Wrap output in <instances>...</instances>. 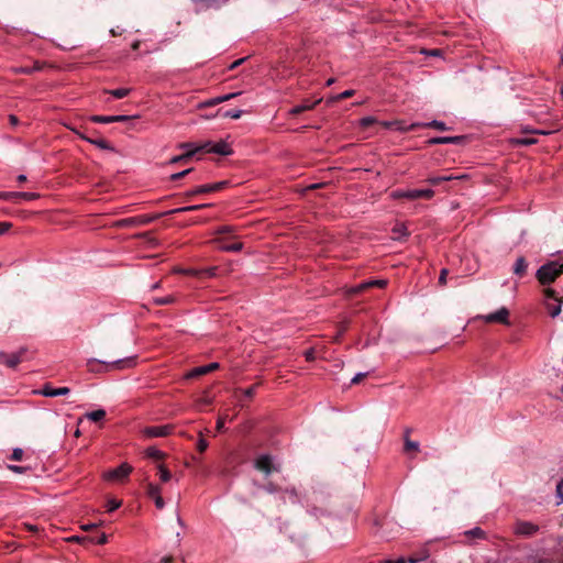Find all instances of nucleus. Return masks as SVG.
Listing matches in <instances>:
<instances>
[{
  "mask_svg": "<svg viewBox=\"0 0 563 563\" xmlns=\"http://www.w3.org/2000/svg\"><path fill=\"white\" fill-rule=\"evenodd\" d=\"M131 472H132V467L129 464L123 463L120 466H118L117 468L108 472L106 475V478L107 479H122V478L126 477Z\"/></svg>",
  "mask_w": 563,
  "mask_h": 563,
  "instance_id": "9d476101",
  "label": "nucleus"
},
{
  "mask_svg": "<svg viewBox=\"0 0 563 563\" xmlns=\"http://www.w3.org/2000/svg\"><path fill=\"white\" fill-rule=\"evenodd\" d=\"M206 366H207V372H208V374H209V373H211V372H213V371L218 369V368L220 367V364H219V363H217V362H213V363H210V364H208V365H206Z\"/></svg>",
  "mask_w": 563,
  "mask_h": 563,
  "instance_id": "052dcab7",
  "label": "nucleus"
},
{
  "mask_svg": "<svg viewBox=\"0 0 563 563\" xmlns=\"http://www.w3.org/2000/svg\"><path fill=\"white\" fill-rule=\"evenodd\" d=\"M264 489L269 493V494H275V493H278L280 492L277 486L273 483H269L267 485L264 486Z\"/></svg>",
  "mask_w": 563,
  "mask_h": 563,
  "instance_id": "3c124183",
  "label": "nucleus"
},
{
  "mask_svg": "<svg viewBox=\"0 0 563 563\" xmlns=\"http://www.w3.org/2000/svg\"><path fill=\"white\" fill-rule=\"evenodd\" d=\"M284 500H286V497L290 500V503L295 504L298 501V495L295 488H286L284 492Z\"/></svg>",
  "mask_w": 563,
  "mask_h": 563,
  "instance_id": "7c9ffc66",
  "label": "nucleus"
},
{
  "mask_svg": "<svg viewBox=\"0 0 563 563\" xmlns=\"http://www.w3.org/2000/svg\"><path fill=\"white\" fill-rule=\"evenodd\" d=\"M199 151H201V147H195L194 150H189V151L185 152L181 155L173 157L169 161V163L170 164H176V163H179V162H187L188 159H190Z\"/></svg>",
  "mask_w": 563,
  "mask_h": 563,
  "instance_id": "6ab92c4d",
  "label": "nucleus"
},
{
  "mask_svg": "<svg viewBox=\"0 0 563 563\" xmlns=\"http://www.w3.org/2000/svg\"><path fill=\"white\" fill-rule=\"evenodd\" d=\"M96 363H100V364H106V362L103 361H98L96 358H91L88 361V365L90 366V371H95V368L92 367L93 364ZM108 366H110L111 368H115V369H123V368H130V367H133L135 365V357H125V358H120V360H117L112 363H107Z\"/></svg>",
  "mask_w": 563,
  "mask_h": 563,
  "instance_id": "39448f33",
  "label": "nucleus"
},
{
  "mask_svg": "<svg viewBox=\"0 0 563 563\" xmlns=\"http://www.w3.org/2000/svg\"><path fill=\"white\" fill-rule=\"evenodd\" d=\"M556 495L563 501V478L556 485Z\"/></svg>",
  "mask_w": 563,
  "mask_h": 563,
  "instance_id": "5fc2aeb1",
  "label": "nucleus"
},
{
  "mask_svg": "<svg viewBox=\"0 0 563 563\" xmlns=\"http://www.w3.org/2000/svg\"><path fill=\"white\" fill-rule=\"evenodd\" d=\"M12 227L10 222H0V235L4 234Z\"/></svg>",
  "mask_w": 563,
  "mask_h": 563,
  "instance_id": "6e6d98bb",
  "label": "nucleus"
},
{
  "mask_svg": "<svg viewBox=\"0 0 563 563\" xmlns=\"http://www.w3.org/2000/svg\"><path fill=\"white\" fill-rule=\"evenodd\" d=\"M227 184H228L227 181H219V183H214L212 185H202V186H199L196 189L189 191L187 195L194 196V195H200V194L216 191V190L223 188Z\"/></svg>",
  "mask_w": 563,
  "mask_h": 563,
  "instance_id": "4468645a",
  "label": "nucleus"
},
{
  "mask_svg": "<svg viewBox=\"0 0 563 563\" xmlns=\"http://www.w3.org/2000/svg\"><path fill=\"white\" fill-rule=\"evenodd\" d=\"M211 402H212V398L207 395V391H205V395L201 398L197 399L196 406L197 407L206 406V405H210Z\"/></svg>",
  "mask_w": 563,
  "mask_h": 563,
  "instance_id": "ea45409f",
  "label": "nucleus"
},
{
  "mask_svg": "<svg viewBox=\"0 0 563 563\" xmlns=\"http://www.w3.org/2000/svg\"><path fill=\"white\" fill-rule=\"evenodd\" d=\"M170 426H158V427H147L144 429V434L150 438H158L166 437L170 433Z\"/></svg>",
  "mask_w": 563,
  "mask_h": 563,
  "instance_id": "ddd939ff",
  "label": "nucleus"
},
{
  "mask_svg": "<svg viewBox=\"0 0 563 563\" xmlns=\"http://www.w3.org/2000/svg\"><path fill=\"white\" fill-rule=\"evenodd\" d=\"M147 495L151 498H155L161 495V487L158 485H155L153 483L147 484Z\"/></svg>",
  "mask_w": 563,
  "mask_h": 563,
  "instance_id": "473e14b6",
  "label": "nucleus"
},
{
  "mask_svg": "<svg viewBox=\"0 0 563 563\" xmlns=\"http://www.w3.org/2000/svg\"><path fill=\"white\" fill-rule=\"evenodd\" d=\"M223 429H224V420H223V418L220 417L217 421V430L222 431Z\"/></svg>",
  "mask_w": 563,
  "mask_h": 563,
  "instance_id": "774afa93",
  "label": "nucleus"
},
{
  "mask_svg": "<svg viewBox=\"0 0 563 563\" xmlns=\"http://www.w3.org/2000/svg\"><path fill=\"white\" fill-rule=\"evenodd\" d=\"M40 197L38 194L35 192H15V191H0V199L2 200H16V199H25V200H34Z\"/></svg>",
  "mask_w": 563,
  "mask_h": 563,
  "instance_id": "1a4fd4ad",
  "label": "nucleus"
},
{
  "mask_svg": "<svg viewBox=\"0 0 563 563\" xmlns=\"http://www.w3.org/2000/svg\"><path fill=\"white\" fill-rule=\"evenodd\" d=\"M241 114H242L241 110H229V111L223 112L222 117L231 118V119H239L241 117Z\"/></svg>",
  "mask_w": 563,
  "mask_h": 563,
  "instance_id": "37998d69",
  "label": "nucleus"
},
{
  "mask_svg": "<svg viewBox=\"0 0 563 563\" xmlns=\"http://www.w3.org/2000/svg\"><path fill=\"white\" fill-rule=\"evenodd\" d=\"M216 269H217L216 267H210V268L200 271V274H205L208 277H213V276H216Z\"/></svg>",
  "mask_w": 563,
  "mask_h": 563,
  "instance_id": "bf43d9fd",
  "label": "nucleus"
},
{
  "mask_svg": "<svg viewBox=\"0 0 563 563\" xmlns=\"http://www.w3.org/2000/svg\"><path fill=\"white\" fill-rule=\"evenodd\" d=\"M154 302L156 305L163 306V305H170L175 302V298L173 296H165L159 298H154Z\"/></svg>",
  "mask_w": 563,
  "mask_h": 563,
  "instance_id": "e433bc0d",
  "label": "nucleus"
},
{
  "mask_svg": "<svg viewBox=\"0 0 563 563\" xmlns=\"http://www.w3.org/2000/svg\"><path fill=\"white\" fill-rule=\"evenodd\" d=\"M195 147H200V145H195L192 143H183L180 144V148H184L186 152L189 150H194Z\"/></svg>",
  "mask_w": 563,
  "mask_h": 563,
  "instance_id": "680f3d73",
  "label": "nucleus"
},
{
  "mask_svg": "<svg viewBox=\"0 0 563 563\" xmlns=\"http://www.w3.org/2000/svg\"><path fill=\"white\" fill-rule=\"evenodd\" d=\"M129 88H118L113 90H107L108 93L112 95L114 98L121 99L126 97L130 93Z\"/></svg>",
  "mask_w": 563,
  "mask_h": 563,
  "instance_id": "c756f323",
  "label": "nucleus"
},
{
  "mask_svg": "<svg viewBox=\"0 0 563 563\" xmlns=\"http://www.w3.org/2000/svg\"><path fill=\"white\" fill-rule=\"evenodd\" d=\"M465 177H466L465 175H461V176L445 175V176H441V177H430L428 179V183L435 186V185H439L441 181H449V180H453V179H463Z\"/></svg>",
  "mask_w": 563,
  "mask_h": 563,
  "instance_id": "5701e85b",
  "label": "nucleus"
},
{
  "mask_svg": "<svg viewBox=\"0 0 563 563\" xmlns=\"http://www.w3.org/2000/svg\"><path fill=\"white\" fill-rule=\"evenodd\" d=\"M9 121H10L11 125H13V126L19 124V119L14 114L9 115Z\"/></svg>",
  "mask_w": 563,
  "mask_h": 563,
  "instance_id": "338daca9",
  "label": "nucleus"
},
{
  "mask_svg": "<svg viewBox=\"0 0 563 563\" xmlns=\"http://www.w3.org/2000/svg\"><path fill=\"white\" fill-rule=\"evenodd\" d=\"M528 268V263L525 257L520 256L517 258L515 265H514V274H516L519 277L525 276Z\"/></svg>",
  "mask_w": 563,
  "mask_h": 563,
  "instance_id": "a211bd4d",
  "label": "nucleus"
},
{
  "mask_svg": "<svg viewBox=\"0 0 563 563\" xmlns=\"http://www.w3.org/2000/svg\"><path fill=\"white\" fill-rule=\"evenodd\" d=\"M219 247L222 251H227V252H239L242 250L243 244L241 242H234V243H230V244L222 243Z\"/></svg>",
  "mask_w": 563,
  "mask_h": 563,
  "instance_id": "cd10ccee",
  "label": "nucleus"
},
{
  "mask_svg": "<svg viewBox=\"0 0 563 563\" xmlns=\"http://www.w3.org/2000/svg\"><path fill=\"white\" fill-rule=\"evenodd\" d=\"M154 499V503H155V506L158 508V509H163L164 506H165V503H164V499L162 498V496H157Z\"/></svg>",
  "mask_w": 563,
  "mask_h": 563,
  "instance_id": "4d7b16f0",
  "label": "nucleus"
},
{
  "mask_svg": "<svg viewBox=\"0 0 563 563\" xmlns=\"http://www.w3.org/2000/svg\"><path fill=\"white\" fill-rule=\"evenodd\" d=\"M448 269L446 268H443L441 272H440V276H439V284L440 285H445L446 284V276H448Z\"/></svg>",
  "mask_w": 563,
  "mask_h": 563,
  "instance_id": "603ef678",
  "label": "nucleus"
},
{
  "mask_svg": "<svg viewBox=\"0 0 563 563\" xmlns=\"http://www.w3.org/2000/svg\"><path fill=\"white\" fill-rule=\"evenodd\" d=\"M434 195L432 189H412V190H396L391 192V197L395 199L407 198V199H430Z\"/></svg>",
  "mask_w": 563,
  "mask_h": 563,
  "instance_id": "7ed1b4c3",
  "label": "nucleus"
},
{
  "mask_svg": "<svg viewBox=\"0 0 563 563\" xmlns=\"http://www.w3.org/2000/svg\"><path fill=\"white\" fill-rule=\"evenodd\" d=\"M537 141L532 137H522V139H516L514 140V143L517 145H531L534 144Z\"/></svg>",
  "mask_w": 563,
  "mask_h": 563,
  "instance_id": "58836bf2",
  "label": "nucleus"
},
{
  "mask_svg": "<svg viewBox=\"0 0 563 563\" xmlns=\"http://www.w3.org/2000/svg\"><path fill=\"white\" fill-rule=\"evenodd\" d=\"M424 125L429 126V128H434V129L440 130V131H445L448 129L444 122L437 121V120H433V121H431L429 123H426Z\"/></svg>",
  "mask_w": 563,
  "mask_h": 563,
  "instance_id": "4c0bfd02",
  "label": "nucleus"
},
{
  "mask_svg": "<svg viewBox=\"0 0 563 563\" xmlns=\"http://www.w3.org/2000/svg\"><path fill=\"white\" fill-rule=\"evenodd\" d=\"M321 101V99L317 100L316 102L313 103H303V104H299V106H296L294 107L291 110H290V113L291 114H299L306 110H311L317 103H319Z\"/></svg>",
  "mask_w": 563,
  "mask_h": 563,
  "instance_id": "a878e982",
  "label": "nucleus"
},
{
  "mask_svg": "<svg viewBox=\"0 0 563 563\" xmlns=\"http://www.w3.org/2000/svg\"><path fill=\"white\" fill-rule=\"evenodd\" d=\"M74 132H76L82 140L96 145L97 147L101 148V150H106V151H113V147L111 146V144L109 142H107L106 140L103 139H90V137H87L80 133H78L75 129H71Z\"/></svg>",
  "mask_w": 563,
  "mask_h": 563,
  "instance_id": "2eb2a0df",
  "label": "nucleus"
},
{
  "mask_svg": "<svg viewBox=\"0 0 563 563\" xmlns=\"http://www.w3.org/2000/svg\"><path fill=\"white\" fill-rule=\"evenodd\" d=\"M365 376H366V374H365V373H358V374H356V375L352 378L351 383H352V384H357V383H360V382L362 380V378H363V377H365Z\"/></svg>",
  "mask_w": 563,
  "mask_h": 563,
  "instance_id": "e2e57ef3",
  "label": "nucleus"
},
{
  "mask_svg": "<svg viewBox=\"0 0 563 563\" xmlns=\"http://www.w3.org/2000/svg\"><path fill=\"white\" fill-rule=\"evenodd\" d=\"M23 454H24V452H23V450H22V449H20V448H15V449L12 451V454H11L10 459H11V460H13V461H21V460H22V457H23Z\"/></svg>",
  "mask_w": 563,
  "mask_h": 563,
  "instance_id": "c03bdc74",
  "label": "nucleus"
},
{
  "mask_svg": "<svg viewBox=\"0 0 563 563\" xmlns=\"http://www.w3.org/2000/svg\"><path fill=\"white\" fill-rule=\"evenodd\" d=\"M387 285V280L386 279H375V280H371V282H366V283H362L360 284L358 286H356L353 290L355 292H358V291H362L366 288H369V287H379V288H383Z\"/></svg>",
  "mask_w": 563,
  "mask_h": 563,
  "instance_id": "f3484780",
  "label": "nucleus"
},
{
  "mask_svg": "<svg viewBox=\"0 0 563 563\" xmlns=\"http://www.w3.org/2000/svg\"><path fill=\"white\" fill-rule=\"evenodd\" d=\"M145 453H146L147 457L154 459V460H162L165 456V454L162 451H159L158 449H156L155 446L147 448Z\"/></svg>",
  "mask_w": 563,
  "mask_h": 563,
  "instance_id": "bb28decb",
  "label": "nucleus"
},
{
  "mask_svg": "<svg viewBox=\"0 0 563 563\" xmlns=\"http://www.w3.org/2000/svg\"><path fill=\"white\" fill-rule=\"evenodd\" d=\"M206 374H208L207 366L206 365L198 366V367L192 368L190 372H188L185 375V378H187V379L195 378V377H199V376H202V375H206Z\"/></svg>",
  "mask_w": 563,
  "mask_h": 563,
  "instance_id": "393cba45",
  "label": "nucleus"
},
{
  "mask_svg": "<svg viewBox=\"0 0 563 563\" xmlns=\"http://www.w3.org/2000/svg\"><path fill=\"white\" fill-rule=\"evenodd\" d=\"M24 352H25V349H21L20 351H18L16 353H13V354H7L3 352H0V362L10 368H14L22 361V355Z\"/></svg>",
  "mask_w": 563,
  "mask_h": 563,
  "instance_id": "6e6552de",
  "label": "nucleus"
},
{
  "mask_svg": "<svg viewBox=\"0 0 563 563\" xmlns=\"http://www.w3.org/2000/svg\"><path fill=\"white\" fill-rule=\"evenodd\" d=\"M487 323H501L509 324V310L506 307H501L495 312L488 313L481 317Z\"/></svg>",
  "mask_w": 563,
  "mask_h": 563,
  "instance_id": "423d86ee",
  "label": "nucleus"
},
{
  "mask_svg": "<svg viewBox=\"0 0 563 563\" xmlns=\"http://www.w3.org/2000/svg\"><path fill=\"white\" fill-rule=\"evenodd\" d=\"M201 151H206L208 153H214L223 156H228L232 154V150L230 144L224 141H219L217 143L206 142L200 145Z\"/></svg>",
  "mask_w": 563,
  "mask_h": 563,
  "instance_id": "20e7f679",
  "label": "nucleus"
},
{
  "mask_svg": "<svg viewBox=\"0 0 563 563\" xmlns=\"http://www.w3.org/2000/svg\"><path fill=\"white\" fill-rule=\"evenodd\" d=\"M120 227H129V225H136V217L135 218H129L123 219L118 222Z\"/></svg>",
  "mask_w": 563,
  "mask_h": 563,
  "instance_id": "49530a36",
  "label": "nucleus"
},
{
  "mask_svg": "<svg viewBox=\"0 0 563 563\" xmlns=\"http://www.w3.org/2000/svg\"><path fill=\"white\" fill-rule=\"evenodd\" d=\"M69 391L70 389L68 387L53 388L48 385H45L41 390H36L35 393L45 397H57L68 395Z\"/></svg>",
  "mask_w": 563,
  "mask_h": 563,
  "instance_id": "f8f14e48",
  "label": "nucleus"
},
{
  "mask_svg": "<svg viewBox=\"0 0 563 563\" xmlns=\"http://www.w3.org/2000/svg\"><path fill=\"white\" fill-rule=\"evenodd\" d=\"M195 3L201 4L203 8L217 7V0H192Z\"/></svg>",
  "mask_w": 563,
  "mask_h": 563,
  "instance_id": "a19ab883",
  "label": "nucleus"
},
{
  "mask_svg": "<svg viewBox=\"0 0 563 563\" xmlns=\"http://www.w3.org/2000/svg\"><path fill=\"white\" fill-rule=\"evenodd\" d=\"M132 117L125 114L119 115H92L90 120L96 123H113V122H126Z\"/></svg>",
  "mask_w": 563,
  "mask_h": 563,
  "instance_id": "9b49d317",
  "label": "nucleus"
},
{
  "mask_svg": "<svg viewBox=\"0 0 563 563\" xmlns=\"http://www.w3.org/2000/svg\"><path fill=\"white\" fill-rule=\"evenodd\" d=\"M8 468L14 473H24L27 467H23V466H18V465H8Z\"/></svg>",
  "mask_w": 563,
  "mask_h": 563,
  "instance_id": "864d4df0",
  "label": "nucleus"
},
{
  "mask_svg": "<svg viewBox=\"0 0 563 563\" xmlns=\"http://www.w3.org/2000/svg\"><path fill=\"white\" fill-rule=\"evenodd\" d=\"M354 90H345L343 91L342 93H339L336 96H333L331 97L329 100H328V103H331V102H334V101H339L341 99H346V98H350L354 95Z\"/></svg>",
  "mask_w": 563,
  "mask_h": 563,
  "instance_id": "2f4dec72",
  "label": "nucleus"
},
{
  "mask_svg": "<svg viewBox=\"0 0 563 563\" xmlns=\"http://www.w3.org/2000/svg\"><path fill=\"white\" fill-rule=\"evenodd\" d=\"M466 534H470V536H473L476 538H483L484 531L481 528H474V529L467 531Z\"/></svg>",
  "mask_w": 563,
  "mask_h": 563,
  "instance_id": "8fccbe9b",
  "label": "nucleus"
},
{
  "mask_svg": "<svg viewBox=\"0 0 563 563\" xmlns=\"http://www.w3.org/2000/svg\"><path fill=\"white\" fill-rule=\"evenodd\" d=\"M87 419L93 422L101 421L106 417V410L98 409L90 412H87L85 416Z\"/></svg>",
  "mask_w": 563,
  "mask_h": 563,
  "instance_id": "b1692460",
  "label": "nucleus"
},
{
  "mask_svg": "<svg viewBox=\"0 0 563 563\" xmlns=\"http://www.w3.org/2000/svg\"><path fill=\"white\" fill-rule=\"evenodd\" d=\"M207 206L208 205H192V206L181 207V208L169 210V211L165 212L164 214H175V213H181V212L196 211V210L206 208Z\"/></svg>",
  "mask_w": 563,
  "mask_h": 563,
  "instance_id": "4be33fe9",
  "label": "nucleus"
},
{
  "mask_svg": "<svg viewBox=\"0 0 563 563\" xmlns=\"http://www.w3.org/2000/svg\"><path fill=\"white\" fill-rule=\"evenodd\" d=\"M420 449V445L417 441H412L410 440L407 435L405 438V446H404V450L406 452H409V451H415V452H418Z\"/></svg>",
  "mask_w": 563,
  "mask_h": 563,
  "instance_id": "c85d7f7f",
  "label": "nucleus"
},
{
  "mask_svg": "<svg viewBox=\"0 0 563 563\" xmlns=\"http://www.w3.org/2000/svg\"><path fill=\"white\" fill-rule=\"evenodd\" d=\"M207 448H208V442L200 435L198 443H197V449L200 452H205L207 450Z\"/></svg>",
  "mask_w": 563,
  "mask_h": 563,
  "instance_id": "09e8293b",
  "label": "nucleus"
},
{
  "mask_svg": "<svg viewBox=\"0 0 563 563\" xmlns=\"http://www.w3.org/2000/svg\"><path fill=\"white\" fill-rule=\"evenodd\" d=\"M305 356L307 361L314 360V351L312 349L306 351Z\"/></svg>",
  "mask_w": 563,
  "mask_h": 563,
  "instance_id": "0e129e2a",
  "label": "nucleus"
},
{
  "mask_svg": "<svg viewBox=\"0 0 563 563\" xmlns=\"http://www.w3.org/2000/svg\"><path fill=\"white\" fill-rule=\"evenodd\" d=\"M161 216L162 214H156V216H153V217H150V216L136 217V225L147 224V223L152 222L153 220L159 218Z\"/></svg>",
  "mask_w": 563,
  "mask_h": 563,
  "instance_id": "72a5a7b5",
  "label": "nucleus"
},
{
  "mask_svg": "<svg viewBox=\"0 0 563 563\" xmlns=\"http://www.w3.org/2000/svg\"><path fill=\"white\" fill-rule=\"evenodd\" d=\"M393 233H394V240H401L404 238H407L409 235V232L407 231V228L404 223H397L394 228H393Z\"/></svg>",
  "mask_w": 563,
  "mask_h": 563,
  "instance_id": "aec40b11",
  "label": "nucleus"
},
{
  "mask_svg": "<svg viewBox=\"0 0 563 563\" xmlns=\"http://www.w3.org/2000/svg\"><path fill=\"white\" fill-rule=\"evenodd\" d=\"M121 506V501L117 499H109L107 503L108 511H114Z\"/></svg>",
  "mask_w": 563,
  "mask_h": 563,
  "instance_id": "a18cd8bd",
  "label": "nucleus"
},
{
  "mask_svg": "<svg viewBox=\"0 0 563 563\" xmlns=\"http://www.w3.org/2000/svg\"><path fill=\"white\" fill-rule=\"evenodd\" d=\"M159 477L162 482H168L172 478L170 472L163 465H158Z\"/></svg>",
  "mask_w": 563,
  "mask_h": 563,
  "instance_id": "f704fd0d",
  "label": "nucleus"
},
{
  "mask_svg": "<svg viewBox=\"0 0 563 563\" xmlns=\"http://www.w3.org/2000/svg\"><path fill=\"white\" fill-rule=\"evenodd\" d=\"M563 272V263L551 261L537 271V278L542 285L553 283Z\"/></svg>",
  "mask_w": 563,
  "mask_h": 563,
  "instance_id": "f257e3e1",
  "label": "nucleus"
},
{
  "mask_svg": "<svg viewBox=\"0 0 563 563\" xmlns=\"http://www.w3.org/2000/svg\"><path fill=\"white\" fill-rule=\"evenodd\" d=\"M461 136H440L430 140L431 144H448V143H460Z\"/></svg>",
  "mask_w": 563,
  "mask_h": 563,
  "instance_id": "412c9836",
  "label": "nucleus"
},
{
  "mask_svg": "<svg viewBox=\"0 0 563 563\" xmlns=\"http://www.w3.org/2000/svg\"><path fill=\"white\" fill-rule=\"evenodd\" d=\"M239 92H234V93H229V95H224V96H221V97H217L214 98L213 100H211L209 102V104H218V103H221V102H224V101H228L232 98H234L235 96H238Z\"/></svg>",
  "mask_w": 563,
  "mask_h": 563,
  "instance_id": "c9c22d12",
  "label": "nucleus"
},
{
  "mask_svg": "<svg viewBox=\"0 0 563 563\" xmlns=\"http://www.w3.org/2000/svg\"><path fill=\"white\" fill-rule=\"evenodd\" d=\"M97 544H104L108 541V537L106 533H101L96 540H92Z\"/></svg>",
  "mask_w": 563,
  "mask_h": 563,
  "instance_id": "13d9d810",
  "label": "nucleus"
},
{
  "mask_svg": "<svg viewBox=\"0 0 563 563\" xmlns=\"http://www.w3.org/2000/svg\"><path fill=\"white\" fill-rule=\"evenodd\" d=\"M429 551L428 549H422L421 552H420V555H419V559H421V561L423 560H427L429 558Z\"/></svg>",
  "mask_w": 563,
  "mask_h": 563,
  "instance_id": "69168bd1",
  "label": "nucleus"
},
{
  "mask_svg": "<svg viewBox=\"0 0 563 563\" xmlns=\"http://www.w3.org/2000/svg\"><path fill=\"white\" fill-rule=\"evenodd\" d=\"M255 466L257 470L271 474L273 471L272 460L268 455H263L256 460Z\"/></svg>",
  "mask_w": 563,
  "mask_h": 563,
  "instance_id": "dca6fc26",
  "label": "nucleus"
},
{
  "mask_svg": "<svg viewBox=\"0 0 563 563\" xmlns=\"http://www.w3.org/2000/svg\"><path fill=\"white\" fill-rule=\"evenodd\" d=\"M374 123H376V119L374 117H365L360 120V125L363 128H368Z\"/></svg>",
  "mask_w": 563,
  "mask_h": 563,
  "instance_id": "79ce46f5",
  "label": "nucleus"
},
{
  "mask_svg": "<svg viewBox=\"0 0 563 563\" xmlns=\"http://www.w3.org/2000/svg\"><path fill=\"white\" fill-rule=\"evenodd\" d=\"M539 531V526L530 521L518 520L515 523L514 532L522 537H532Z\"/></svg>",
  "mask_w": 563,
  "mask_h": 563,
  "instance_id": "0eeeda50",
  "label": "nucleus"
},
{
  "mask_svg": "<svg viewBox=\"0 0 563 563\" xmlns=\"http://www.w3.org/2000/svg\"><path fill=\"white\" fill-rule=\"evenodd\" d=\"M190 172H191V168H187V169H185V170H183V172H179V173L173 174V175L170 176V178H172L173 180H178V179H180V178L185 177L186 175H188Z\"/></svg>",
  "mask_w": 563,
  "mask_h": 563,
  "instance_id": "de8ad7c7",
  "label": "nucleus"
},
{
  "mask_svg": "<svg viewBox=\"0 0 563 563\" xmlns=\"http://www.w3.org/2000/svg\"><path fill=\"white\" fill-rule=\"evenodd\" d=\"M544 296H545V307L549 311V314L552 318L558 317L562 310L563 299L558 298L555 295V291L551 288H548L544 290Z\"/></svg>",
  "mask_w": 563,
  "mask_h": 563,
  "instance_id": "f03ea898",
  "label": "nucleus"
}]
</instances>
